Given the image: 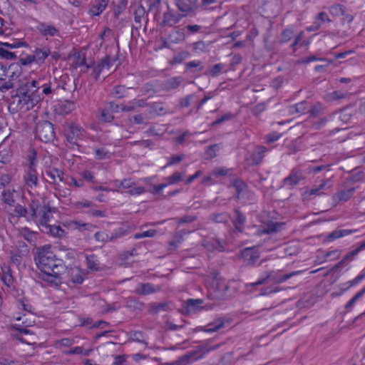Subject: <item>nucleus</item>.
Listing matches in <instances>:
<instances>
[{
    "label": "nucleus",
    "mask_w": 365,
    "mask_h": 365,
    "mask_svg": "<svg viewBox=\"0 0 365 365\" xmlns=\"http://www.w3.org/2000/svg\"><path fill=\"white\" fill-rule=\"evenodd\" d=\"M113 90L114 94L117 98H120L127 96L128 88H126L124 86H115Z\"/></svg>",
    "instance_id": "52"
},
{
    "label": "nucleus",
    "mask_w": 365,
    "mask_h": 365,
    "mask_svg": "<svg viewBox=\"0 0 365 365\" xmlns=\"http://www.w3.org/2000/svg\"><path fill=\"white\" fill-rule=\"evenodd\" d=\"M331 187L330 184L329 180H322L319 185H315L309 191L307 192V194L309 196L311 195H321L323 194V190L326 189H329Z\"/></svg>",
    "instance_id": "22"
},
{
    "label": "nucleus",
    "mask_w": 365,
    "mask_h": 365,
    "mask_svg": "<svg viewBox=\"0 0 365 365\" xmlns=\"http://www.w3.org/2000/svg\"><path fill=\"white\" fill-rule=\"evenodd\" d=\"M329 12L332 16H342L345 13V7L341 4H334L330 7Z\"/></svg>",
    "instance_id": "41"
},
{
    "label": "nucleus",
    "mask_w": 365,
    "mask_h": 365,
    "mask_svg": "<svg viewBox=\"0 0 365 365\" xmlns=\"http://www.w3.org/2000/svg\"><path fill=\"white\" fill-rule=\"evenodd\" d=\"M21 74V68L18 65H10L8 67V76L9 77V80H11L12 82L20 77Z\"/></svg>",
    "instance_id": "34"
},
{
    "label": "nucleus",
    "mask_w": 365,
    "mask_h": 365,
    "mask_svg": "<svg viewBox=\"0 0 365 365\" xmlns=\"http://www.w3.org/2000/svg\"><path fill=\"white\" fill-rule=\"evenodd\" d=\"M88 215L93 217H106V212L104 211L96 209V207H90L89 210L86 212Z\"/></svg>",
    "instance_id": "57"
},
{
    "label": "nucleus",
    "mask_w": 365,
    "mask_h": 365,
    "mask_svg": "<svg viewBox=\"0 0 365 365\" xmlns=\"http://www.w3.org/2000/svg\"><path fill=\"white\" fill-rule=\"evenodd\" d=\"M21 235L25 240H26L29 242H32L35 238L34 233L27 228H24L21 231Z\"/></svg>",
    "instance_id": "59"
},
{
    "label": "nucleus",
    "mask_w": 365,
    "mask_h": 365,
    "mask_svg": "<svg viewBox=\"0 0 365 365\" xmlns=\"http://www.w3.org/2000/svg\"><path fill=\"white\" fill-rule=\"evenodd\" d=\"M41 230L46 234H49L53 237L61 238L64 237L66 234V231L61 227L59 225H48L45 226L44 228L41 229Z\"/></svg>",
    "instance_id": "21"
},
{
    "label": "nucleus",
    "mask_w": 365,
    "mask_h": 365,
    "mask_svg": "<svg viewBox=\"0 0 365 365\" xmlns=\"http://www.w3.org/2000/svg\"><path fill=\"white\" fill-rule=\"evenodd\" d=\"M110 58L109 56L104 57L97 65L93 67L91 76L97 81L104 69H109L110 67Z\"/></svg>",
    "instance_id": "17"
},
{
    "label": "nucleus",
    "mask_w": 365,
    "mask_h": 365,
    "mask_svg": "<svg viewBox=\"0 0 365 365\" xmlns=\"http://www.w3.org/2000/svg\"><path fill=\"white\" fill-rule=\"evenodd\" d=\"M71 281L75 284H81L83 278L78 269H73L71 273Z\"/></svg>",
    "instance_id": "50"
},
{
    "label": "nucleus",
    "mask_w": 365,
    "mask_h": 365,
    "mask_svg": "<svg viewBox=\"0 0 365 365\" xmlns=\"http://www.w3.org/2000/svg\"><path fill=\"white\" fill-rule=\"evenodd\" d=\"M36 136L42 142H53L56 136L53 124L47 120L38 122L36 126Z\"/></svg>",
    "instance_id": "8"
},
{
    "label": "nucleus",
    "mask_w": 365,
    "mask_h": 365,
    "mask_svg": "<svg viewBox=\"0 0 365 365\" xmlns=\"http://www.w3.org/2000/svg\"><path fill=\"white\" fill-rule=\"evenodd\" d=\"M95 157L98 160L108 159L110 157V153L106 151L105 148H101L95 150Z\"/></svg>",
    "instance_id": "47"
},
{
    "label": "nucleus",
    "mask_w": 365,
    "mask_h": 365,
    "mask_svg": "<svg viewBox=\"0 0 365 365\" xmlns=\"http://www.w3.org/2000/svg\"><path fill=\"white\" fill-rule=\"evenodd\" d=\"M356 192V187H349L341 188L332 196V200L335 205L349 201L353 197Z\"/></svg>",
    "instance_id": "11"
},
{
    "label": "nucleus",
    "mask_w": 365,
    "mask_h": 365,
    "mask_svg": "<svg viewBox=\"0 0 365 365\" xmlns=\"http://www.w3.org/2000/svg\"><path fill=\"white\" fill-rule=\"evenodd\" d=\"M35 262L41 271V280L51 287H57L61 283V275L65 272L66 266L63 261L57 258L50 247L38 248Z\"/></svg>",
    "instance_id": "1"
},
{
    "label": "nucleus",
    "mask_w": 365,
    "mask_h": 365,
    "mask_svg": "<svg viewBox=\"0 0 365 365\" xmlns=\"http://www.w3.org/2000/svg\"><path fill=\"white\" fill-rule=\"evenodd\" d=\"M160 290V287L150 283H140L135 289L138 294L148 295L156 293Z\"/></svg>",
    "instance_id": "16"
},
{
    "label": "nucleus",
    "mask_w": 365,
    "mask_h": 365,
    "mask_svg": "<svg viewBox=\"0 0 365 365\" xmlns=\"http://www.w3.org/2000/svg\"><path fill=\"white\" fill-rule=\"evenodd\" d=\"M235 217L233 220L235 229L239 232H242L244 230L246 218L238 210H235Z\"/></svg>",
    "instance_id": "24"
},
{
    "label": "nucleus",
    "mask_w": 365,
    "mask_h": 365,
    "mask_svg": "<svg viewBox=\"0 0 365 365\" xmlns=\"http://www.w3.org/2000/svg\"><path fill=\"white\" fill-rule=\"evenodd\" d=\"M203 303L202 299H189L187 301V306L189 312L197 311L201 308Z\"/></svg>",
    "instance_id": "38"
},
{
    "label": "nucleus",
    "mask_w": 365,
    "mask_h": 365,
    "mask_svg": "<svg viewBox=\"0 0 365 365\" xmlns=\"http://www.w3.org/2000/svg\"><path fill=\"white\" fill-rule=\"evenodd\" d=\"M212 219L217 223H226L228 222L229 215L225 212L216 213L212 215Z\"/></svg>",
    "instance_id": "46"
},
{
    "label": "nucleus",
    "mask_w": 365,
    "mask_h": 365,
    "mask_svg": "<svg viewBox=\"0 0 365 365\" xmlns=\"http://www.w3.org/2000/svg\"><path fill=\"white\" fill-rule=\"evenodd\" d=\"M100 118L99 119L106 123H110L114 119V115L110 113L105 107L103 109L99 110Z\"/></svg>",
    "instance_id": "39"
},
{
    "label": "nucleus",
    "mask_w": 365,
    "mask_h": 365,
    "mask_svg": "<svg viewBox=\"0 0 365 365\" xmlns=\"http://www.w3.org/2000/svg\"><path fill=\"white\" fill-rule=\"evenodd\" d=\"M224 327V322L219 319L212 323L208 324L203 330L206 332H214Z\"/></svg>",
    "instance_id": "35"
},
{
    "label": "nucleus",
    "mask_w": 365,
    "mask_h": 365,
    "mask_svg": "<svg viewBox=\"0 0 365 365\" xmlns=\"http://www.w3.org/2000/svg\"><path fill=\"white\" fill-rule=\"evenodd\" d=\"M28 210L23 205L17 204L14 210V215L20 217H24L27 220Z\"/></svg>",
    "instance_id": "42"
},
{
    "label": "nucleus",
    "mask_w": 365,
    "mask_h": 365,
    "mask_svg": "<svg viewBox=\"0 0 365 365\" xmlns=\"http://www.w3.org/2000/svg\"><path fill=\"white\" fill-rule=\"evenodd\" d=\"M241 255L247 265L254 264L259 257L258 250L253 247L244 249Z\"/></svg>",
    "instance_id": "14"
},
{
    "label": "nucleus",
    "mask_w": 365,
    "mask_h": 365,
    "mask_svg": "<svg viewBox=\"0 0 365 365\" xmlns=\"http://www.w3.org/2000/svg\"><path fill=\"white\" fill-rule=\"evenodd\" d=\"M183 81L181 76H175L168 79L165 83L166 90H174L178 88Z\"/></svg>",
    "instance_id": "32"
},
{
    "label": "nucleus",
    "mask_w": 365,
    "mask_h": 365,
    "mask_svg": "<svg viewBox=\"0 0 365 365\" xmlns=\"http://www.w3.org/2000/svg\"><path fill=\"white\" fill-rule=\"evenodd\" d=\"M170 38L174 43L183 42L186 39V34L182 29H178L170 34Z\"/></svg>",
    "instance_id": "30"
},
{
    "label": "nucleus",
    "mask_w": 365,
    "mask_h": 365,
    "mask_svg": "<svg viewBox=\"0 0 365 365\" xmlns=\"http://www.w3.org/2000/svg\"><path fill=\"white\" fill-rule=\"evenodd\" d=\"M365 294V287L359 292H357L346 304V309H350L353 307L356 302L361 298Z\"/></svg>",
    "instance_id": "45"
},
{
    "label": "nucleus",
    "mask_w": 365,
    "mask_h": 365,
    "mask_svg": "<svg viewBox=\"0 0 365 365\" xmlns=\"http://www.w3.org/2000/svg\"><path fill=\"white\" fill-rule=\"evenodd\" d=\"M359 253V250H358V248H356L355 250L349 252V253H347L345 256H344V257L342 258V259L339 262V263L338 264V267L341 266L342 264L345 263L347 261H349V260H352L354 259V257L357 255Z\"/></svg>",
    "instance_id": "51"
},
{
    "label": "nucleus",
    "mask_w": 365,
    "mask_h": 365,
    "mask_svg": "<svg viewBox=\"0 0 365 365\" xmlns=\"http://www.w3.org/2000/svg\"><path fill=\"white\" fill-rule=\"evenodd\" d=\"M105 108H107L108 110L110 111V113H111L112 114H114V113H118L119 109H120V106L117 103H115L114 102L110 101V102L106 103Z\"/></svg>",
    "instance_id": "61"
},
{
    "label": "nucleus",
    "mask_w": 365,
    "mask_h": 365,
    "mask_svg": "<svg viewBox=\"0 0 365 365\" xmlns=\"http://www.w3.org/2000/svg\"><path fill=\"white\" fill-rule=\"evenodd\" d=\"M86 264L88 269L91 271H97L99 269L97 257L94 255L86 256Z\"/></svg>",
    "instance_id": "36"
},
{
    "label": "nucleus",
    "mask_w": 365,
    "mask_h": 365,
    "mask_svg": "<svg viewBox=\"0 0 365 365\" xmlns=\"http://www.w3.org/2000/svg\"><path fill=\"white\" fill-rule=\"evenodd\" d=\"M16 192L14 189H6L4 190L1 192V200L4 203L9 205L10 206L14 205L15 202V200L14 197V194Z\"/></svg>",
    "instance_id": "28"
},
{
    "label": "nucleus",
    "mask_w": 365,
    "mask_h": 365,
    "mask_svg": "<svg viewBox=\"0 0 365 365\" xmlns=\"http://www.w3.org/2000/svg\"><path fill=\"white\" fill-rule=\"evenodd\" d=\"M175 6L182 14H186L192 12L197 6L206 9L216 0H173Z\"/></svg>",
    "instance_id": "5"
},
{
    "label": "nucleus",
    "mask_w": 365,
    "mask_h": 365,
    "mask_svg": "<svg viewBox=\"0 0 365 365\" xmlns=\"http://www.w3.org/2000/svg\"><path fill=\"white\" fill-rule=\"evenodd\" d=\"M283 224L277 222H269L261 226L259 232L260 234H272L279 232L282 227Z\"/></svg>",
    "instance_id": "19"
},
{
    "label": "nucleus",
    "mask_w": 365,
    "mask_h": 365,
    "mask_svg": "<svg viewBox=\"0 0 365 365\" xmlns=\"http://www.w3.org/2000/svg\"><path fill=\"white\" fill-rule=\"evenodd\" d=\"M1 47H4L6 48V49L8 48H19V47H22V46H26L27 44L26 42H22V41H16V42H14V43H8V42H5V43H1Z\"/></svg>",
    "instance_id": "58"
},
{
    "label": "nucleus",
    "mask_w": 365,
    "mask_h": 365,
    "mask_svg": "<svg viewBox=\"0 0 365 365\" xmlns=\"http://www.w3.org/2000/svg\"><path fill=\"white\" fill-rule=\"evenodd\" d=\"M235 187L238 192L239 197L243 191L246 189V185L240 180L235 181Z\"/></svg>",
    "instance_id": "64"
},
{
    "label": "nucleus",
    "mask_w": 365,
    "mask_h": 365,
    "mask_svg": "<svg viewBox=\"0 0 365 365\" xmlns=\"http://www.w3.org/2000/svg\"><path fill=\"white\" fill-rule=\"evenodd\" d=\"M225 66L223 63H217L209 69V71H207V74L210 75L212 77L217 76L220 73L222 69L225 68Z\"/></svg>",
    "instance_id": "43"
},
{
    "label": "nucleus",
    "mask_w": 365,
    "mask_h": 365,
    "mask_svg": "<svg viewBox=\"0 0 365 365\" xmlns=\"http://www.w3.org/2000/svg\"><path fill=\"white\" fill-rule=\"evenodd\" d=\"M186 14H177L173 11L168 10L164 12L163 20L160 22L162 27H173L178 24L182 18L185 17Z\"/></svg>",
    "instance_id": "10"
},
{
    "label": "nucleus",
    "mask_w": 365,
    "mask_h": 365,
    "mask_svg": "<svg viewBox=\"0 0 365 365\" xmlns=\"http://www.w3.org/2000/svg\"><path fill=\"white\" fill-rule=\"evenodd\" d=\"M299 273H300V271H296V272H292L289 274H282L280 271H279V270L278 271H271V272H268L267 274H266V275L264 277H260L257 282H255L254 283L248 284L247 285V287L262 285V284H264L266 282H267L268 280L272 281L277 284L282 283V282L287 281V279H290L293 276L298 274Z\"/></svg>",
    "instance_id": "7"
},
{
    "label": "nucleus",
    "mask_w": 365,
    "mask_h": 365,
    "mask_svg": "<svg viewBox=\"0 0 365 365\" xmlns=\"http://www.w3.org/2000/svg\"><path fill=\"white\" fill-rule=\"evenodd\" d=\"M294 36V31L290 29H285L282 34L280 39V42L282 43H285L289 42Z\"/></svg>",
    "instance_id": "49"
},
{
    "label": "nucleus",
    "mask_w": 365,
    "mask_h": 365,
    "mask_svg": "<svg viewBox=\"0 0 365 365\" xmlns=\"http://www.w3.org/2000/svg\"><path fill=\"white\" fill-rule=\"evenodd\" d=\"M74 206L76 209L81 210L83 208H89L90 207H96V205L92 201L83 200L75 202Z\"/></svg>",
    "instance_id": "44"
},
{
    "label": "nucleus",
    "mask_w": 365,
    "mask_h": 365,
    "mask_svg": "<svg viewBox=\"0 0 365 365\" xmlns=\"http://www.w3.org/2000/svg\"><path fill=\"white\" fill-rule=\"evenodd\" d=\"M11 181V176L9 174L0 173V189L4 188Z\"/></svg>",
    "instance_id": "56"
},
{
    "label": "nucleus",
    "mask_w": 365,
    "mask_h": 365,
    "mask_svg": "<svg viewBox=\"0 0 365 365\" xmlns=\"http://www.w3.org/2000/svg\"><path fill=\"white\" fill-rule=\"evenodd\" d=\"M39 81L33 80L26 82L17 88L16 106L19 110H29L32 109L41 100L39 93Z\"/></svg>",
    "instance_id": "2"
},
{
    "label": "nucleus",
    "mask_w": 365,
    "mask_h": 365,
    "mask_svg": "<svg viewBox=\"0 0 365 365\" xmlns=\"http://www.w3.org/2000/svg\"><path fill=\"white\" fill-rule=\"evenodd\" d=\"M24 178L27 186L31 188L36 187L38 186V179L36 168H28Z\"/></svg>",
    "instance_id": "18"
},
{
    "label": "nucleus",
    "mask_w": 365,
    "mask_h": 365,
    "mask_svg": "<svg viewBox=\"0 0 365 365\" xmlns=\"http://www.w3.org/2000/svg\"><path fill=\"white\" fill-rule=\"evenodd\" d=\"M95 240L99 242H107L110 241V236L105 232H97L94 235Z\"/></svg>",
    "instance_id": "53"
},
{
    "label": "nucleus",
    "mask_w": 365,
    "mask_h": 365,
    "mask_svg": "<svg viewBox=\"0 0 365 365\" xmlns=\"http://www.w3.org/2000/svg\"><path fill=\"white\" fill-rule=\"evenodd\" d=\"M126 235V230L123 227H119L113 231L110 236V242H113L116 239Z\"/></svg>",
    "instance_id": "54"
},
{
    "label": "nucleus",
    "mask_w": 365,
    "mask_h": 365,
    "mask_svg": "<svg viewBox=\"0 0 365 365\" xmlns=\"http://www.w3.org/2000/svg\"><path fill=\"white\" fill-rule=\"evenodd\" d=\"M185 171L183 172H175L170 176L166 178L168 186L170 185H175L179 182L183 181Z\"/></svg>",
    "instance_id": "33"
},
{
    "label": "nucleus",
    "mask_w": 365,
    "mask_h": 365,
    "mask_svg": "<svg viewBox=\"0 0 365 365\" xmlns=\"http://www.w3.org/2000/svg\"><path fill=\"white\" fill-rule=\"evenodd\" d=\"M267 148L264 146H258L255 148L252 155V164H259L264 158V153L267 152Z\"/></svg>",
    "instance_id": "26"
},
{
    "label": "nucleus",
    "mask_w": 365,
    "mask_h": 365,
    "mask_svg": "<svg viewBox=\"0 0 365 365\" xmlns=\"http://www.w3.org/2000/svg\"><path fill=\"white\" fill-rule=\"evenodd\" d=\"M81 177V180L83 181L86 180L88 182H95V175L94 173L90 170H85L80 173Z\"/></svg>",
    "instance_id": "55"
},
{
    "label": "nucleus",
    "mask_w": 365,
    "mask_h": 365,
    "mask_svg": "<svg viewBox=\"0 0 365 365\" xmlns=\"http://www.w3.org/2000/svg\"><path fill=\"white\" fill-rule=\"evenodd\" d=\"M344 97V94L339 91H334L327 95V99L329 101H336Z\"/></svg>",
    "instance_id": "60"
},
{
    "label": "nucleus",
    "mask_w": 365,
    "mask_h": 365,
    "mask_svg": "<svg viewBox=\"0 0 365 365\" xmlns=\"http://www.w3.org/2000/svg\"><path fill=\"white\" fill-rule=\"evenodd\" d=\"M168 187V184L161 183L157 185L153 186L152 189L149 191L150 193L154 195H160L161 194L162 190Z\"/></svg>",
    "instance_id": "62"
},
{
    "label": "nucleus",
    "mask_w": 365,
    "mask_h": 365,
    "mask_svg": "<svg viewBox=\"0 0 365 365\" xmlns=\"http://www.w3.org/2000/svg\"><path fill=\"white\" fill-rule=\"evenodd\" d=\"M202 29V26L200 25H187L185 27V29H186L188 32V34H194L196 33L200 32V29Z\"/></svg>",
    "instance_id": "63"
},
{
    "label": "nucleus",
    "mask_w": 365,
    "mask_h": 365,
    "mask_svg": "<svg viewBox=\"0 0 365 365\" xmlns=\"http://www.w3.org/2000/svg\"><path fill=\"white\" fill-rule=\"evenodd\" d=\"M228 289L229 286L224 279L215 278L209 288V297L215 300H225L227 298Z\"/></svg>",
    "instance_id": "6"
},
{
    "label": "nucleus",
    "mask_w": 365,
    "mask_h": 365,
    "mask_svg": "<svg viewBox=\"0 0 365 365\" xmlns=\"http://www.w3.org/2000/svg\"><path fill=\"white\" fill-rule=\"evenodd\" d=\"M38 28L41 34L45 36H54L58 33V29L52 25L41 24Z\"/></svg>",
    "instance_id": "27"
},
{
    "label": "nucleus",
    "mask_w": 365,
    "mask_h": 365,
    "mask_svg": "<svg viewBox=\"0 0 365 365\" xmlns=\"http://www.w3.org/2000/svg\"><path fill=\"white\" fill-rule=\"evenodd\" d=\"M39 203L38 201L32 200L31 202L29 205L28 214H27V220L28 221H35L36 218L38 217V212H39Z\"/></svg>",
    "instance_id": "25"
},
{
    "label": "nucleus",
    "mask_w": 365,
    "mask_h": 365,
    "mask_svg": "<svg viewBox=\"0 0 365 365\" xmlns=\"http://www.w3.org/2000/svg\"><path fill=\"white\" fill-rule=\"evenodd\" d=\"M44 175L48 177L49 180H47V181L53 184L62 182L63 179V172L61 169L54 167L47 168L43 173V176Z\"/></svg>",
    "instance_id": "13"
},
{
    "label": "nucleus",
    "mask_w": 365,
    "mask_h": 365,
    "mask_svg": "<svg viewBox=\"0 0 365 365\" xmlns=\"http://www.w3.org/2000/svg\"><path fill=\"white\" fill-rule=\"evenodd\" d=\"M300 180L301 178L297 173H292L284 180V182L286 185L293 186L297 185Z\"/></svg>",
    "instance_id": "40"
},
{
    "label": "nucleus",
    "mask_w": 365,
    "mask_h": 365,
    "mask_svg": "<svg viewBox=\"0 0 365 365\" xmlns=\"http://www.w3.org/2000/svg\"><path fill=\"white\" fill-rule=\"evenodd\" d=\"M308 110L307 103L302 101L289 107V111L291 114H302Z\"/></svg>",
    "instance_id": "31"
},
{
    "label": "nucleus",
    "mask_w": 365,
    "mask_h": 365,
    "mask_svg": "<svg viewBox=\"0 0 365 365\" xmlns=\"http://www.w3.org/2000/svg\"><path fill=\"white\" fill-rule=\"evenodd\" d=\"M220 149V144H214L209 146L205 151V158L206 159H212L217 156V152Z\"/></svg>",
    "instance_id": "37"
},
{
    "label": "nucleus",
    "mask_w": 365,
    "mask_h": 365,
    "mask_svg": "<svg viewBox=\"0 0 365 365\" xmlns=\"http://www.w3.org/2000/svg\"><path fill=\"white\" fill-rule=\"evenodd\" d=\"M211 349L206 346H200L195 350L180 356L172 362H167L163 365H190L199 359H202Z\"/></svg>",
    "instance_id": "3"
},
{
    "label": "nucleus",
    "mask_w": 365,
    "mask_h": 365,
    "mask_svg": "<svg viewBox=\"0 0 365 365\" xmlns=\"http://www.w3.org/2000/svg\"><path fill=\"white\" fill-rule=\"evenodd\" d=\"M82 135L81 128L76 125H72L69 128V131L67 134L68 140L73 144H76L78 139L81 138Z\"/></svg>",
    "instance_id": "23"
},
{
    "label": "nucleus",
    "mask_w": 365,
    "mask_h": 365,
    "mask_svg": "<svg viewBox=\"0 0 365 365\" xmlns=\"http://www.w3.org/2000/svg\"><path fill=\"white\" fill-rule=\"evenodd\" d=\"M351 232V230H334L331 233L328 234L325 237L326 242H332L336 239H339L345 235H347Z\"/></svg>",
    "instance_id": "29"
},
{
    "label": "nucleus",
    "mask_w": 365,
    "mask_h": 365,
    "mask_svg": "<svg viewBox=\"0 0 365 365\" xmlns=\"http://www.w3.org/2000/svg\"><path fill=\"white\" fill-rule=\"evenodd\" d=\"M109 0H94L88 13L91 16H99L107 8Z\"/></svg>",
    "instance_id": "15"
},
{
    "label": "nucleus",
    "mask_w": 365,
    "mask_h": 365,
    "mask_svg": "<svg viewBox=\"0 0 365 365\" xmlns=\"http://www.w3.org/2000/svg\"><path fill=\"white\" fill-rule=\"evenodd\" d=\"M51 49L48 46L36 48L32 54L21 58L19 62L21 65L23 66H29L35 63L41 66L45 63L46 59L51 55Z\"/></svg>",
    "instance_id": "4"
},
{
    "label": "nucleus",
    "mask_w": 365,
    "mask_h": 365,
    "mask_svg": "<svg viewBox=\"0 0 365 365\" xmlns=\"http://www.w3.org/2000/svg\"><path fill=\"white\" fill-rule=\"evenodd\" d=\"M1 279L3 283L9 288L14 287V278L11 274V268L7 265L1 267Z\"/></svg>",
    "instance_id": "20"
},
{
    "label": "nucleus",
    "mask_w": 365,
    "mask_h": 365,
    "mask_svg": "<svg viewBox=\"0 0 365 365\" xmlns=\"http://www.w3.org/2000/svg\"><path fill=\"white\" fill-rule=\"evenodd\" d=\"M13 327L19 331L15 335V337L23 343L27 344H36V336L31 330L23 327L20 324H14Z\"/></svg>",
    "instance_id": "9"
},
{
    "label": "nucleus",
    "mask_w": 365,
    "mask_h": 365,
    "mask_svg": "<svg viewBox=\"0 0 365 365\" xmlns=\"http://www.w3.org/2000/svg\"><path fill=\"white\" fill-rule=\"evenodd\" d=\"M55 211V208H52L51 207L44 206L41 208L38 212V217L36 218L35 222H38L41 226V229L45 227V226L48 225V222L52 217V212Z\"/></svg>",
    "instance_id": "12"
},
{
    "label": "nucleus",
    "mask_w": 365,
    "mask_h": 365,
    "mask_svg": "<svg viewBox=\"0 0 365 365\" xmlns=\"http://www.w3.org/2000/svg\"><path fill=\"white\" fill-rule=\"evenodd\" d=\"M0 56L3 58L11 60L16 58V53L9 51L4 47H0Z\"/></svg>",
    "instance_id": "48"
}]
</instances>
